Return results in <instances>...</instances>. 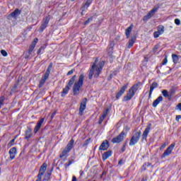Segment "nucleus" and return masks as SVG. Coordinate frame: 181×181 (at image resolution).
<instances>
[{"label":"nucleus","mask_w":181,"mask_h":181,"mask_svg":"<svg viewBox=\"0 0 181 181\" xmlns=\"http://www.w3.org/2000/svg\"><path fill=\"white\" fill-rule=\"evenodd\" d=\"M4 101H5V97L1 96L0 98V109H1V107H2V105H4Z\"/></svg>","instance_id":"nucleus-41"},{"label":"nucleus","mask_w":181,"mask_h":181,"mask_svg":"<svg viewBox=\"0 0 181 181\" xmlns=\"http://www.w3.org/2000/svg\"><path fill=\"white\" fill-rule=\"evenodd\" d=\"M70 88H71L66 85L62 92V97H64L66 95V94H69V91L70 90Z\"/></svg>","instance_id":"nucleus-24"},{"label":"nucleus","mask_w":181,"mask_h":181,"mask_svg":"<svg viewBox=\"0 0 181 181\" xmlns=\"http://www.w3.org/2000/svg\"><path fill=\"white\" fill-rule=\"evenodd\" d=\"M42 50H43V47H40L37 52V54H40Z\"/></svg>","instance_id":"nucleus-52"},{"label":"nucleus","mask_w":181,"mask_h":181,"mask_svg":"<svg viewBox=\"0 0 181 181\" xmlns=\"http://www.w3.org/2000/svg\"><path fill=\"white\" fill-rule=\"evenodd\" d=\"M32 137V128L28 127L27 130L25 131V139L27 141H29L30 138Z\"/></svg>","instance_id":"nucleus-20"},{"label":"nucleus","mask_w":181,"mask_h":181,"mask_svg":"<svg viewBox=\"0 0 181 181\" xmlns=\"http://www.w3.org/2000/svg\"><path fill=\"white\" fill-rule=\"evenodd\" d=\"M74 162V160L73 158L69 160L68 163H66L64 166L65 168H69V166H70V165H71Z\"/></svg>","instance_id":"nucleus-37"},{"label":"nucleus","mask_w":181,"mask_h":181,"mask_svg":"<svg viewBox=\"0 0 181 181\" xmlns=\"http://www.w3.org/2000/svg\"><path fill=\"white\" fill-rule=\"evenodd\" d=\"M93 1V0H87L88 4H90V5H91Z\"/></svg>","instance_id":"nucleus-60"},{"label":"nucleus","mask_w":181,"mask_h":181,"mask_svg":"<svg viewBox=\"0 0 181 181\" xmlns=\"http://www.w3.org/2000/svg\"><path fill=\"white\" fill-rule=\"evenodd\" d=\"M128 88V84L123 86L121 89L119 90V92L116 94V98L117 100H119L120 97L122 96L124 93H125V90Z\"/></svg>","instance_id":"nucleus-13"},{"label":"nucleus","mask_w":181,"mask_h":181,"mask_svg":"<svg viewBox=\"0 0 181 181\" xmlns=\"http://www.w3.org/2000/svg\"><path fill=\"white\" fill-rule=\"evenodd\" d=\"M172 59L175 64H177V63L179 62V56H177V54H173Z\"/></svg>","instance_id":"nucleus-31"},{"label":"nucleus","mask_w":181,"mask_h":181,"mask_svg":"<svg viewBox=\"0 0 181 181\" xmlns=\"http://www.w3.org/2000/svg\"><path fill=\"white\" fill-rule=\"evenodd\" d=\"M76 78H77V76H76V75L73 76L72 78L69 80V81L66 86H68V87L71 88V85L74 84V81H76Z\"/></svg>","instance_id":"nucleus-28"},{"label":"nucleus","mask_w":181,"mask_h":181,"mask_svg":"<svg viewBox=\"0 0 181 181\" xmlns=\"http://www.w3.org/2000/svg\"><path fill=\"white\" fill-rule=\"evenodd\" d=\"M79 173H80L81 176H83V174L84 173V172L83 170H81Z\"/></svg>","instance_id":"nucleus-61"},{"label":"nucleus","mask_w":181,"mask_h":181,"mask_svg":"<svg viewBox=\"0 0 181 181\" xmlns=\"http://www.w3.org/2000/svg\"><path fill=\"white\" fill-rule=\"evenodd\" d=\"M166 148V143H164L160 148V150L165 149Z\"/></svg>","instance_id":"nucleus-54"},{"label":"nucleus","mask_w":181,"mask_h":181,"mask_svg":"<svg viewBox=\"0 0 181 181\" xmlns=\"http://www.w3.org/2000/svg\"><path fill=\"white\" fill-rule=\"evenodd\" d=\"M74 162V160L73 158L69 160L68 163H66L64 166L65 168H69V166H70V165H71Z\"/></svg>","instance_id":"nucleus-36"},{"label":"nucleus","mask_w":181,"mask_h":181,"mask_svg":"<svg viewBox=\"0 0 181 181\" xmlns=\"http://www.w3.org/2000/svg\"><path fill=\"white\" fill-rule=\"evenodd\" d=\"M54 115H56V112L52 113V118H54Z\"/></svg>","instance_id":"nucleus-62"},{"label":"nucleus","mask_w":181,"mask_h":181,"mask_svg":"<svg viewBox=\"0 0 181 181\" xmlns=\"http://www.w3.org/2000/svg\"><path fill=\"white\" fill-rule=\"evenodd\" d=\"M1 54L2 56H4V57H6V56H8V52H6V51H5L4 49H1Z\"/></svg>","instance_id":"nucleus-45"},{"label":"nucleus","mask_w":181,"mask_h":181,"mask_svg":"<svg viewBox=\"0 0 181 181\" xmlns=\"http://www.w3.org/2000/svg\"><path fill=\"white\" fill-rule=\"evenodd\" d=\"M181 119V115H177L176 116V121H177V122H179V119Z\"/></svg>","instance_id":"nucleus-56"},{"label":"nucleus","mask_w":181,"mask_h":181,"mask_svg":"<svg viewBox=\"0 0 181 181\" xmlns=\"http://www.w3.org/2000/svg\"><path fill=\"white\" fill-rule=\"evenodd\" d=\"M18 15H21V11L18 8L16 9L13 13H11V16L12 18H16Z\"/></svg>","instance_id":"nucleus-30"},{"label":"nucleus","mask_w":181,"mask_h":181,"mask_svg":"<svg viewBox=\"0 0 181 181\" xmlns=\"http://www.w3.org/2000/svg\"><path fill=\"white\" fill-rule=\"evenodd\" d=\"M50 71H52V64L49 66L45 74L42 77V79L44 80V81H46L47 78H49V76H50Z\"/></svg>","instance_id":"nucleus-17"},{"label":"nucleus","mask_w":181,"mask_h":181,"mask_svg":"<svg viewBox=\"0 0 181 181\" xmlns=\"http://www.w3.org/2000/svg\"><path fill=\"white\" fill-rule=\"evenodd\" d=\"M74 73V69H71V71H68L67 76H71Z\"/></svg>","instance_id":"nucleus-49"},{"label":"nucleus","mask_w":181,"mask_h":181,"mask_svg":"<svg viewBox=\"0 0 181 181\" xmlns=\"http://www.w3.org/2000/svg\"><path fill=\"white\" fill-rule=\"evenodd\" d=\"M84 81V74L79 76L78 81L74 84L73 93L74 95H78L80 94V89L83 87V83Z\"/></svg>","instance_id":"nucleus-2"},{"label":"nucleus","mask_w":181,"mask_h":181,"mask_svg":"<svg viewBox=\"0 0 181 181\" xmlns=\"http://www.w3.org/2000/svg\"><path fill=\"white\" fill-rule=\"evenodd\" d=\"M98 62V59H96L95 61V63L92 65L89 74H88V78L89 80L93 79V76H94L95 78H98V77H100V74L101 73V71L103 70V68L104 67V62H101L98 64H95Z\"/></svg>","instance_id":"nucleus-1"},{"label":"nucleus","mask_w":181,"mask_h":181,"mask_svg":"<svg viewBox=\"0 0 181 181\" xmlns=\"http://www.w3.org/2000/svg\"><path fill=\"white\" fill-rule=\"evenodd\" d=\"M51 175H52V172L47 173L45 175L43 181H50V176H51Z\"/></svg>","instance_id":"nucleus-32"},{"label":"nucleus","mask_w":181,"mask_h":181,"mask_svg":"<svg viewBox=\"0 0 181 181\" xmlns=\"http://www.w3.org/2000/svg\"><path fill=\"white\" fill-rule=\"evenodd\" d=\"M175 25H180V20H179V19H175Z\"/></svg>","instance_id":"nucleus-51"},{"label":"nucleus","mask_w":181,"mask_h":181,"mask_svg":"<svg viewBox=\"0 0 181 181\" xmlns=\"http://www.w3.org/2000/svg\"><path fill=\"white\" fill-rule=\"evenodd\" d=\"M122 152H125V148H122Z\"/></svg>","instance_id":"nucleus-63"},{"label":"nucleus","mask_w":181,"mask_h":181,"mask_svg":"<svg viewBox=\"0 0 181 181\" xmlns=\"http://www.w3.org/2000/svg\"><path fill=\"white\" fill-rule=\"evenodd\" d=\"M9 155H10V159L12 160H13V158H15V156H16V153H18L17 150H16V147H13L9 150L8 152Z\"/></svg>","instance_id":"nucleus-18"},{"label":"nucleus","mask_w":181,"mask_h":181,"mask_svg":"<svg viewBox=\"0 0 181 181\" xmlns=\"http://www.w3.org/2000/svg\"><path fill=\"white\" fill-rule=\"evenodd\" d=\"M37 42H39V40L37 38H35L34 40L32 42L28 49V55L25 57V59H28L29 56L32 54V52H33L35 47H36V45L37 44Z\"/></svg>","instance_id":"nucleus-10"},{"label":"nucleus","mask_w":181,"mask_h":181,"mask_svg":"<svg viewBox=\"0 0 181 181\" xmlns=\"http://www.w3.org/2000/svg\"><path fill=\"white\" fill-rule=\"evenodd\" d=\"M108 109H106L105 111L103 113L102 115V118L105 119V117H107V115H108Z\"/></svg>","instance_id":"nucleus-39"},{"label":"nucleus","mask_w":181,"mask_h":181,"mask_svg":"<svg viewBox=\"0 0 181 181\" xmlns=\"http://www.w3.org/2000/svg\"><path fill=\"white\" fill-rule=\"evenodd\" d=\"M112 155V151H108L103 154L102 158L103 160H107V159H108V158H110V156H111Z\"/></svg>","instance_id":"nucleus-22"},{"label":"nucleus","mask_w":181,"mask_h":181,"mask_svg":"<svg viewBox=\"0 0 181 181\" xmlns=\"http://www.w3.org/2000/svg\"><path fill=\"white\" fill-rule=\"evenodd\" d=\"M71 181H77V177H76V176H73Z\"/></svg>","instance_id":"nucleus-59"},{"label":"nucleus","mask_w":181,"mask_h":181,"mask_svg":"<svg viewBox=\"0 0 181 181\" xmlns=\"http://www.w3.org/2000/svg\"><path fill=\"white\" fill-rule=\"evenodd\" d=\"M108 109H106L105 111L103 113L102 115V118L105 119V117H107V115H108Z\"/></svg>","instance_id":"nucleus-38"},{"label":"nucleus","mask_w":181,"mask_h":181,"mask_svg":"<svg viewBox=\"0 0 181 181\" xmlns=\"http://www.w3.org/2000/svg\"><path fill=\"white\" fill-rule=\"evenodd\" d=\"M88 144H90V139H87L83 144L82 145V146L84 148L85 146H87V145H88Z\"/></svg>","instance_id":"nucleus-47"},{"label":"nucleus","mask_w":181,"mask_h":181,"mask_svg":"<svg viewBox=\"0 0 181 181\" xmlns=\"http://www.w3.org/2000/svg\"><path fill=\"white\" fill-rule=\"evenodd\" d=\"M108 109H106L105 111L103 113L102 115V118L105 119V117H107V115H108Z\"/></svg>","instance_id":"nucleus-40"},{"label":"nucleus","mask_w":181,"mask_h":181,"mask_svg":"<svg viewBox=\"0 0 181 181\" xmlns=\"http://www.w3.org/2000/svg\"><path fill=\"white\" fill-rule=\"evenodd\" d=\"M159 9V8L158 7H154L151 11H150L146 16H145L144 17V21L145 22H146V21H148V19H151V18H152V16H153L155 15V13H156V12H158V10Z\"/></svg>","instance_id":"nucleus-8"},{"label":"nucleus","mask_w":181,"mask_h":181,"mask_svg":"<svg viewBox=\"0 0 181 181\" xmlns=\"http://www.w3.org/2000/svg\"><path fill=\"white\" fill-rule=\"evenodd\" d=\"M158 84L156 82H153L151 86H150V92H149V96L148 98H151V96L152 95V93H153V90L155 88H157Z\"/></svg>","instance_id":"nucleus-19"},{"label":"nucleus","mask_w":181,"mask_h":181,"mask_svg":"<svg viewBox=\"0 0 181 181\" xmlns=\"http://www.w3.org/2000/svg\"><path fill=\"white\" fill-rule=\"evenodd\" d=\"M15 145V139H13L10 141V142L8 144V146H13Z\"/></svg>","instance_id":"nucleus-43"},{"label":"nucleus","mask_w":181,"mask_h":181,"mask_svg":"<svg viewBox=\"0 0 181 181\" xmlns=\"http://www.w3.org/2000/svg\"><path fill=\"white\" fill-rule=\"evenodd\" d=\"M141 181H146V180H145V178H142Z\"/></svg>","instance_id":"nucleus-64"},{"label":"nucleus","mask_w":181,"mask_h":181,"mask_svg":"<svg viewBox=\"0 0 181 181\" xmlns=\"http://www.w3.org/2000/svg\"><path fill=\"white\" fill-rule=\"evenodd\" d=\"M105 119H103V117H102L101 116L100 117V119H99V124H103V122L104 121Z\"/></svg>","instance_id":"nucleus-55"},{"label":"nucleus","mask_w":181,"mask_h":181,"mask_svg":"<svg viewBox=\"0 0 181 181\" xmlns=\"http://www.w3.org/2000/svg\"><path fill=\"white\" fill-rule=\"evenodd\" d=\"M162 35V34H160V33H159V32H158V31H156V32H154L153 33V36H154V37L156 39V38H158V37H159V35Z\"/></svg>","instance_id":"nucleus-44"},{"label":"nucleus","mask_w":181,"mask_h":181,"mask_svg":"<svg viewBox=\"0 0 181 181\" xmlns=\"http://www.w3.org/2000/svg\"><path fill=\"white\" fill-rule=\"evenodd\" d=\"M50 71H52V64L49 66L45 74L42 77V79L44 80V81H46L47 78H49V76H50Z\"/></svg>","instance_id":"nucleus-16"},{"label":"nucleus","mask_w":181,"mask_h":181,"mask_svg":"<svg viewBox=\"0 0 181 181\" xmlns=\"http://www.w3.org/2000/svg\"><path fill=\"white\" fill-rule=\"evenodd\" d=\"M43 122H45V118H41L34 128V134H37V132L39 131V129L42 128V125L43 124Z\"/></svg>","instance_id":"nucleus-14"},{"label":"nucleus","mask_w":181,"mask_h":181,"mask_svg":"<svg viewBox=\"0 0 181 181\" xmlns=\"http://www.w3.org/2000/svg\"><path fill=\"white\" fill-rule=\"evenodd\" d=\"M49 22H50V16L45 17L42 20L41 26L40 28V32H43V30H45V29L47 28V25H49Z\"/></svg>","instance_id":"nucleus-7"},{"label":"nucleus","mask_w":181,"mask_h":181,"mask_svg":"<svg viewBox=\"0 0 181 181\" xmlns=\"http://www.w3.org/2000/svg\"><path fill=\"white\" fill-rule=\"evenodd\" d=\"M93 21V17L88 18L87 21H85L84 25H88Z\"/></svg>","instance_id":"nucleus-48"},{"label":"nucleus","mask_w":181,"mask_h":181,"mask_svg":"<svg viewBox=\"0 0 181 181\" xmlns=\"http://www.w3.org/2000/svg\"><path fill=\"white\" fill-rule=\"evenodd\" d=\"M76 78H77V76H76V75L73 76L72 78L69 80V81L66 86H68V87L71 88V85L74 84V81H76Z\"/></svg>","instance_id":"nucleus-29"},{"label":"nucleus","mask_w":181,"mask_h":181,"mask_svg":"<svg viewBox=\"0 0 181 181\" xmlns=\"http://www.w3.org/2000/svg\"><path fill=\"white\" fill-rule=\"evenodd\" d=\"M87 105V98H85L82 100V102L81 103V105L79 107V115L81 117V115H83L84 111L86 110V107Z\"/></svg>","instance_id":"nucleus-11"},{"label":"nucleus","mask_w":181,"mask_h":181,"mask_svg":"<svg viewBox=\"0 0 181 181\" xmlns=\"http://www.w3.org/2000/svg\"><path fill=\"white\" fill-rule=\"evenodd\" d=\"M151 127H152V124L150 123L148 124V126L146 127L145 130L144 131L143 134L141 136V142H144V141H146L149 132L151 131Z\"/></svg>","instance_id":"nucleus-9"},{"label":"nucleus","mask_w":181,"mask_h":181,"mask_svg":"<svg viewBox=\"0 0 181 181\" xmlns=\"http://www.w3.org/2000/svg\"><path fill=\"white\" fill-rule=\"evenodd\" d=\"M141 84H142L141 82H138L137 83L132 86L130 89H132L134 93H136V91L139 90V87H141Z\"/></svg>","instance_id":"nucleus-23"},{"label":"nucleus","mask_w":181,"mask_h":181,"mask_svg":"<svg viewBox=\"0 0 181 181\" xmlns=\"http://www.w3.org/2000/svg\"><path fill=\"white\" fill-rule=\"evenodd\" d=\"M136 38L135 37H132L128 42L127 48L131 49L132 46H134V43H135Z\"/></svg>","instance_id":"nucleus-27"},{"label":"nucleus","mask_w":181,"mask_h":181,"mask_svg":"<svg viewBox=\"0 0 181 181\" xmlns=\"http://www.w3.org/2000/svg\"><path fill=\"white\" fill-rule=\"evenodd\" d=\"M163 64L165 65V64H168V58L165 57L163 61Z\"/></svg>","instance_id":"nucleus-53"},{"label":"nucleus","mask_w":181,"mask_h":181,"mask_svg":"<svg viewBox=\"0 0 181 181\" xmlns=\"http://www.w3.org/2000/svg\"><path fill=\"white\" fill-rule=\"evenodd\" d=\"M163 101V97L159 96L156 100H155L153 103V107H158V104Z\"/></svg>","instance_id":"nucleus-21"},{"label":"nucleus","mask_w":181,"mask_h":181,"mask_svg":"<svg viewBox=\"0 0 181 181\" xmlns=\"http://www.w3.org/2000/svg\"><path fill=\"white\" fill-rule=\"evenodd\" d=\"M141 134L142 133L141 132V131H138L132 136L129 141L130 146H134V145H135L136 144H138L141 138Z\"/></svg>","instance_id":"nucleus-3"},{"label":"nucleus","mask_w":181,"mask_h":181,"mask_svg":"<svg viewBox=\"0 0 181 181\" xmlns=\"http://www.w3.org/2000/svg\"><path fill=\"white\" fill-rule=\"evenodd\" d=\"M45 83H46V81L43 79H41V81H40L39 87H43V86H45Z\"/></svg>","instance_id":"nucleus-46"},{"label":"nucleus","mask_w":181,"mask_h":181,"mask_svg":"<svg viewBox=\"0 0 181 181\" xmlns=\"http://www.w3.org/2000/svg\"><path fill=\"white\" fill-rule=\"evenodd\" d=\"M157 32H158L160 35H163L165 32V27H163V25H158Z\"/></svg>","instance_id":"nucleus-34"},{"label":"nucleus","mask_w":181,"mask_h":181,"mask_svg":"<svg viewBox=\"0 0 181 181\" xmlns=\"http://www.w3.org/2000/svg\"><path fill=\"white\" fill-rule=\"evenodd\" d=\"M175 144L173 143L171 144L168 148L167 149L164 151V153H163V155L161 156V158H166V156H170V155H172V151H173V149L175 148Z\"/></svg>","instance_id":"nucleus-5"},{"label":"nucleus","mask_w":181,"mask_h":181,"mask_svg":"<svg viewBox=\"0 0 181 181\" xmlns=\"http://www.w3.org/2000/svg\"><path fill=\"white\" fill-rule=\"evenodd\" d=\"M132 28H134V25L131 24V25L127 28L125 33L127 39L129 38V36L131 35V32H132Z\"/></svg>","instance_id":"nucleus-25"},{"label":"nucleus","mask_w":181,"mask_h":181,"mask_svg":"<svg viewBox=\"0 0 181 181\" xmlns=\"http://www.w3.org/2000/svg\"><path fill=\"white\" fill-rule=\"evenodd\" d=\"M162 94L163 97H165V98L170 97V95L169 94V92L168 91V90H163L162 91Z\"/></svg>","instance_id":"nucleus-35"},{"label":"nucleus","mask_w":181,"mask_h":181,"mask_svg":"<svg viewBox=\"0 0 181 181\" xmlns=\"http://www.w3.org/2000/svg\"><path fill=\"white\" fill-rule=\"evenodd\" d=\"M110 148V143L108 141L105 140L99 147V151H107Z\"/></svg>","instance_id":"nucleus-15"},{"label":"nucleus","mask_w":181,"mask_h":181,"mask_svg":"<svg viewBox=\"0 0 181 181\" xmlns=\"http://www.w3.org/2000/svg\"><path fill=\"white\" fill-rule=\"evenodd\" d=\"M158 49H159V46L158 45H155V47L153 48L154 53H156V52H158Z\"/></svg>","instance_id":"nucleus-50"},{"label":"nucleus","mask_w":181,"mask_h":181,"mask_svg":"<svg viewBox=\"0 0 181 181\" xmlns=\"http://www.w3.org/2000/svg\"><path fill=\"white\" fill-rule=\"evenodd\" d=\"M119 165H124V160H120L118 163Z\"/></svg>","instance_id":"nucleus-58"},{"label":"nucleus","mask_w":181,"mask_h":181,"mask_svg":"<svg viewBox=\"0 0 181 181\" xmlns=\"http://www.w3.org/2000/svg\"><path fill=\"white\" fill-rule=\"evenodd\" d=\"M125 136V132H122L117 137L112 139V144H119L124 141Z\"/></svg>","instance_id":"nucleus-6"},{"label":"nucleus","mask_w":181,"mask_h":181,"mask_svg":"<svg viewBox=\"0 0 181 181\" xmlns=\"http://www.w3.org/2000/svg\"><path fill=\"white\" fill-rule=\"evenodd\" d=\"M177 107L178 108V110L180 111H181V103H179L177 105Z\"/></svg>","instance_id":"nucleus-57"},{"label":"nucleus","mask_w":181,"mask_h":181,"mask_svg":"<svg viewBox=\"0 0 181 181\" xmlns=\"http://www.w3.org/2000/svg\"><path fill=\"white\" fill-rule=\"evenodd\" d=\"M69 152H70V150H69L67 148H65L61 155L59 156V158H64V156L68 154Z\"/></svg>","instance_id":"nucleus-33"},{"label":"nucleus","mask_w":181,"mask_h":181,"mask_svg":"<svg viewBox=\"0 0 181 181\" xmlns=\"http://www.w3.org/2000/svg\"><path fill=\"white\" fill-rule=\"evenodd\" d=\"M90 4H88V1H86L85 3V4L83 5V6L82 7V11H84V9H87V8H88V6H90Z\"/></svg>","instance_id":"nucleus-42"},{"label":"nucleus","mask_w":181,"mask_h":181,"mask_svg":"<svg viewBox=\"0 0 181 181\" xmlns=\"http://www.w3.org/2000/svg\"><path fill=\"white\" fill-rule=\"evenodd\" d=\"M74 145V139H71V141H69L66 148H67L69 151H71V149H73Z\"/></svg>","instance_id":"nucleus-26"},{"label":"nucleus","mask_w":181,"mask_h":181,"mask_svg":"<svg viewBox=\"0 0 181 181\" xmlns=\"http://www.w3.org/2000/svg\"><path fill=\"white\" fill-rule=\"evenodd\" d=\"M47 170V164L46 163H44L39 170L38 175H37V180L35 181H42V177H43V175H45Z\"/></svg>","instance_id":"nucleus-4"},{"label":"nucleus","mask_w":181,"mask_h":181,"mask_svg":"<svg viewBox=\"0 0 181 181\" xmlns=\"http://www.w3.org/2000/svg\"><path fill=\"white\" fill-rule=\"evenodd\" d=\"M135 95V93L130 88L129 89L127 95L124 97L123 101H129Z\"/></svg>","instance_id":"nucleus-12"}]
</instances>
